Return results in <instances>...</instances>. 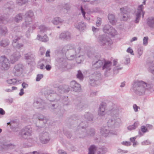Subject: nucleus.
Listing matches in <instances>:
<instances>
[{"mask_svg":"<svg viewBox=\"0 0 154 154\" xmlns=\"http://www.w3.org/2000/svg\"><path fill=\"white\" fill-rule=\"evenodd\" d=\"M132 88L134 93L139 96L147 95L154 91V85L152 84H147L142 81H134Z\"/></svg>","mask_w":154,"mask_h":154,"instance_id":"1","label":"nucleus"},{"mask_svg":"<svg viewBox=\"0 0 154 154\" xmlns=\"http://www.w3.org/2000/svg\"><path fill=\"white\" fill-rule=\"evenodd\" d=\"M68 46H65L63 48H60L56 51L57 57L56 59L55 64L59 68L68 69L69 65L67 62L66 59L63 56L64 53L69 50L68 49Z\"/></svg>","mask_w":154,"mask_h":154,"instance_id":"2","label":"nucleus"},{"mask_svg":"<svg viewBox=\"0 0 154 154\" xmlns=\"http://www.w3.org/2000/svg\"><path fill=\"white\" fill-rule=\"evenodd\" d=\"M87 127L85 130L82 129L81 127L78 128L75 131V134H76L77 137L80 138H82L86 136L93 137L95 134V130L93 128H90L87 129Z\"/></svg>","mask_w":154,"mask_h":154,"instance_id":"3","label":"nucleus"},{"mask_svg":"<svg viewBox=\"0 0 154 154\" xmlns=\"http://www.w3.org/2000/svg\"><path fill=\"white\" fill-rule=\"evenodd\" d=\"M81 49V48L80 47L75 46L74 48L69 49V59L72 60L76 58V62L78 63H81V62L83 60V56L77 55V54L80 52Z\"/></svg>","mask_w":154,"mask_h":154,"instance_id":"4","label":"nucleus"},{"mask_svg":"<svg viewBox=\"0 0 154 154\" xmlns=\"http://www.w3.org/2000/svg\"><path fill=\"white\" fill-rule=\"evenodd\" d=\"M82 118L84 120V121H81L78 125V128L81 127L82 129L85 130V128L88 126V122H92L94 118V115L90 112H85Z\"/></svg>","mask_w":154,"mask_h":154,"instance_id":"5","label":"nucleus"},{"mask_svg":"<svg viewBox=\"0 0 154 154\" xmlns=\"http://www.w3.org/2000/svg\"><path fill=\"white\" fill-rule=\"evenodd\" d=\"M33 105L35 108L41 110L45 109L48 107L47 103L39 97L34 99Z\"/></svg>","mask_w":154,"mask_h":154,"instance_id":"6","label":"nucleus"},{"mask_svg":"<svg viewBox=\"0 0 154 154\" xmlns=\"http://www.w3.org/2000/svg\"><path fill=\"white\" fill-rule=\"evenodd\" d=\"M32 119L33 121H39L42 122L44 124H46L48 121V120L43 115L38 113H36L33 115V116H27L26 119H25V121H27V119Z\"/></svg>","mask_w":154,"mask_h":154,"instance_id":"7","label":"nucleus"},{"mask_svg":"<svg viewBox=\"0 0 154 154\" xmlns=\"http://www.w3.org/2000/svg\"><path fill=\"white\" fill-rule=\"evenodd\" d=\"M100 133L103 137H106L112 135H117V133L115 130H111L109 129L108 127L103 126L100 129Z\"/></svg>","mask_w":154,"mask_h":154,"instance_id":"8","label":"nucleus"},{"mask_svg":"<svg viewBox=\"0 0 154 154\" xmlns=\"http://www.w3.org/2000/svg\"><path fill=\"white\" fill-rule=\"evenodd\" d=\"M33 16L34 14L32 11L29 10L26 12L25 14V22L23 23V26L26 27L29 26L32 22ZM29 26L31 27V26Z\"/></svg>","mask_w":154,"mask_h":154,"instance_id":"9","label":"nucleus"},{"mask_svg":"<svg viewBox=\"0 0 154 154\" xmlns=\"http://www.w3.org/2000/svg\"><path fill=\"white\" fill-rule=\"evenodd\" d=\"M98 42L101 46H109L112 44V41L108 37L105 35H100L98 38Z\"/></svg>","mask_w":154,"mask_h":154,"instance_id":"10","label":"nucleus"},{"mask_svg":"<svg viewBox=\"0 0 154 154\" xmlns=\"http://www.w3.org/2000/svg\"><path fill=\"white\" fill-rule=\"evenodd\" d=\"M32 129L30 126L25 127L22 129L19 133L21 137L24 139H26L31 136Z\"/></svg>","mask_w":154,"mask_h":154,"instance_id":"11","label":"nucleus"},{"mask_svg":"<svg viewBox=\"0 0 154 154\" xmlns=\"http://www.w3.org/2000/svg\"><path fill=\"white\" fill-rule=\"evenodd\" d=\"M121 123V121L120 118L114 119L111 118L109 119L107 122L108 128H115L119 127Z\"/></svg>","mask_w":154,"mask_h":154,"instance_id":"12","label":"nucleus"},{"mask_svg":"<svg viewBox=\"0 0 154 154\" xmlns=\"http://www.w3.org/2000/svg\"><path fill=\"white\" fill-rule=\"evenodd\" d=\"M100 56L99 55H95L93 57L92 64L94 68H99L103 66L104 61L100 60Z\"/></svg>","mask_w":154,"mask_h":154,"instance_id":"13","label":"nucleus"},{"mask_svg":"<svg viewBox=\"0 0 154 154\" xmlns=\"http://www.w3.org/2000/svg\"><path fill=\"white\" fill-rule=\"evenodd\" d=\"M39 139L40 142L43 144L48 143L50 140L48 133L44 131L39 134Z\"/></svg>","mask_w":154,"mask_h":154,"instance_id":"14","label":"nucleus"},{"mask_svg":"<svg viewBox=\"0 0 154 154\" xmlns=\"http://www.w3.org/2000/svg\"><path fill=\"white\" fill-rule=\"evenodd\" d=\"M1 64V69L3 70H7L9 68V61L5 56H2L0 57V64Z\"/></svg>","mask_w":154,"mask_h":154,"instance_id":"15","label":"nucleus"},{"mask_svg":"<svg viewBox=\"0 0 154 154\" xmlns=\"http://www.w3.org/2000/svg\"><path fill=\"white\" fill-rule=\"evenodd\" d=\"M24 66L21 64L19 63L16 65L14 68L13 72L15 75L18 76L23 72Z\"/></svg>","mask_w":154,"mask_h":154,"instance_id":"16","label":"nucleus"},{"mask_svg":"<svg viewBox=\"0 0 154 154\" xmlns=\"http://www.w3.org/2000/svg\"><path fill=\"white\" fill-rule=\"evenodd\" d=\"M143 6L142 5H139L137 11L135 14V20H134V22L136 23H138L140 20L141 13H143Z\"/></svg>","mask_w":154,"mask_h":154,"instance_id":"17","label":"nucleus"},{"mask_svg":"<svg viewBox=\"0 0 154 154\" xmlns=\"http://www.w3.org/2000/svg\"><path fill=\"white\" fill-rule=\"evenodd\" d=\"M20 39V37L16 35L13 37L12 45L13 46L17 49H20L23 47V44L22 43H19L18 40Z\"/></svg>","mask_w":154,"mask_h":154,"instance_id":"18","label":"nucleus"},{"mask_svg":"<svg viewBox=\"0 0 154 154\" xmlns=\"http://www.w3.org/2000/svg\"><path fill=\"white\" fill-rule=\"evenodd\" d=\"M70 6L68 3L59 5L57 7V9L61 13H66L70 8Z\"/></svg>","mask_w":154,"mask_h":154,"instance_id":"19","label":"nucleus"},{"mask_svg":"<svg viewBox=\"0 0 154 154\" xmlns=\"http://www.w3.org/2000/svg\"><path fill=\"white\" fill-rule=\"evenodd\" d=\"M71 89L72 90L75 92H79L81 90V86L80 84L77 83L75 81H72L70 84Z\"/></svg>","mask_w":154,"mask_h":154,"instance_id":"20","label":"nucleus"},{"mask_svg":"<svg viewBox=\"0 0 154 154\" xmlns=\"http://www.w3.org/2000/svg\"><path fill=\"white\" fill-rule=\"evenodd\" d=\"M59 38L63 40H69L71 39V34L68 32H64L60 35Z\"/></svg>","mask_w":154,"mask_h":154,"instance_id":"21","label":"nucleus"},{"mask_svg":"<svg viewBox=\"0 0 154 154\" xmlns=\"http://www.w3.org/2000/svg\"><path fill=\"white\" fill-rule=\"evenodd\" d=\"M20 53L18 51L14 53L10 58L11 63L13 64L17 61L20 58Z\"/></svg>","mask_w":154,"mask_h":154,"instance_id":"22","label":"nucleus"},{"mask_svg":"<svg viewBox=\"0 0 154 154\" xmlns=\"http://www.w3.org/2000/svg\"><path fill=\"white\" fill-rule=\"evenodd\" d=\"M77 100L74 101L76 103L75 106L76 107L77 109L78 110H80L83 109L84 108H85V106L84 105L83 103L79 100L80 97H76Z\"/></svg>","mask_w":154,"mask_h":154,"instance_id":"23","label":"nucleus"},{"mask_svg":"<svg viewBox=\"0 0 154 154\" xmlns=\"http://www.w3.org/2000/svg\"><path fill=\"white\" fill-rule=\"evenodd\" d=\"M106 106V103H105L102 102L100 103L98 111V114L99 116H102L105 114Z\"/></svg>","mask_w":154,"mask_h":154,"instance_id":"24","label":"nucleus"},{"mask_svg":"<svg viewBox=\"0 0 154 154\" xmlns=\"http://www.w3.org/2000/svg\"><path fill=\"white\" fill-rule=\"evenodd\" d=\"M37 141L32 138H29L23 144V146L25 147H30L34 145Z\"/></svg>","mask_w":154,"mask_h":154,"instance_id":"25","label":"nucleus"},{"mask_svg":"<svg viewBox=\"0 0 154 154\" xmlns=\"http://www.w3.org/2000/svg\"><path fill=\"white\" fill-rule=\"evenodd\" d=\"M70 90L68 85H60L57 88L58 91L61 93H67Z\"/></svg>","mask_w":154,"mask_h":154,"instance_id":"26","label":"nucleus"},{"mask_svg":"<svg viewBox=\"0 0 154 154\" xmlns=\"http://www.w3.org/2000/svg\"><path fill=\"white\" fill-rule=\"evenodd\" d=\"M14 7L13 3L12 2L8 3L5 5V11L7 12L8 14H11L13 11Z\"/></svg>","mask_w":154,"mask_h":154,"instance_id":"27","label":"nucleus"},{"mask_svg":"<svg viewBox=\"0 0 154 154\" xmlns=\"http://www.w3.org/2000/svg\"><path fill=\"white\" fill-rule=\"evenodd\" d=\"M104 64L102 66V69L105 70L106 72H107L111 69L110 66L112 65V63L109 61H104Z\"/></svg>","mask_w":154,"mask_h":154,"instance_id":"28","label":"nucleus"},{"mask_svg":"<svg viewBox=\"0 0 154 154\" xmlns=\"http://www.w3.org/2000/svg\"><path fill=\"white\" fill-rule=\"evenodd\" d=\"M8 125H9L10 128L11 129L17 128L18 126V122L17 120H11L10 122L8 123Z\"/></svg>","mask_w":154,"mask_h":154,"instance_id":"29","label":"nucleus"},{"mask_svg":"<svg viewBox=\"0 0 154 154\" xmlns=\"http://www.w3.org/2000/svg\"><path fill=\"white\" fill-rule=\"evenodd\" d=\"M64 20L60 17H54L52 20V23L54 25H57L63 23Z\"/></svg>","mask_w":154,"mask_h":154,"instance_id":"30","label":"nucleus"},{"mask_svg":"<svg viewBox=\"0 0 154 154\" xmlns=\"http://www.w3.org/2000/svg\"><path fill=\"white\" fill-rule=\"evenodd\" d=\"M147 23L150 28L154 29V17L148 18L147 20Z\"/></svg>","mask_w":154,"mask_h":154,"instance_id":"31","label":"nucleus"},{"mask_svg":"<svg viewBox=\"0 0 154 154\" xmlns=\"http://www.w3.org/2000/svg\"><path fill=\"white\" fill-rule=\"evenodd\" d=\"M24 56L25 59L28 62H30L34 60V56L31 53L29 52L25 54Z\"/></svg>","mask_w":154,"mask_h":154,"instance_id":"32","label":"nucleus"},{"mask_svg":"<svg viewBox=\"0 0 154 154\" xmlns=\"http://www.w3.org/2000/svg\"><path fill=\"white\" fill-rule=\"evenodd\" d=\"M108 18L110 23L112 24H114L117 21L115 15L112 14H109L108 15Z\"/></svg>","mask_w":154,"mask_h":154,"instance_id":"33","label":"nucleus"},{"mask_svg":"<svg viewBox=\"0 0 154 154\" xmlns=\"http://www.w3.org/2000/svg\"><path fill=\"white\" fill-rule=\"evenodd\" d=\"M89 77L98 81L101 78V74L99 72H96L91 74Z\"/></svg>","mask_w":154,"mask_h":154,"instance_id":"34","label":"nucleus"},{"mask_svg":"<svg viewBox=\"0 0 154 154\" xmlns=\"http://www.w3.org/2000/svg\"><path fill=\"white\" fill-rule=\"evenodd\" d=\"M8 33V30L6 26H0V35H5Z\"/></svg>","mask_w":154,"mask_h":154,"instance_id":"35","label":"nucleus"},{"mask_svg":"<svg viewBox=\"0 0 154 154\" xmlns=\"http://www.w3.org/2000/svg\"><path fill=\"white\" fill-rule=\"evenodd\" d=\"M97 149V147L94 145H91L88 148V154H95V151Z\"/></svg>","mask_w":154,"mask_h":154,"instance_id":"36","label":"nucleus"},{"mask_svg":"<svg viewBox=\"0 0 154 154\" xmlns=\"http://www.w3.org/2000/svg\"><path fill=\"white\" fill-rule=\"evenodd\" d=\"M139 122L138 121H136L133 124L128 126L127 128V129L130 131L135 129L138 126Z\"/></svg>","mask_w":154,"mask_h":154,"instance_id":"37","label":"nucleus"},{"mask_svg":"<svg viewBox=\"0 0 154 154\" xmlns=\"http://www.w3.org/2000/svg\"><path fill=\"white\" fill-rule=\"evenodd\" d=\"M75 26L77 29L80 31H82L84 30L85 27V24L84 23L81 22L78 23L77 25L76 23H75Z\"/></svg>","mask_w":154,"mask_h":154,"instance_id":"38","label":"nucleus"},{"mask_svg":"<svg viewBox=\"0 0 154 154\" xmlns=\"http://www.w3.org/2000/svg\"><path fill=\"white\" fill-rule=\"evenodd\" d=\"M9 21V19L7 17H5V16L0 17V23L6 24H7Z\"/></svg>","mask_w":154,"mask_h":154,"instance_id":"39","label":"nucleus"},{"mask_svg":"<svg viewBox=\"0 0 154 154\" xmlns=\"http://www.w3.org/2000/svg\"><path fill=\"white\" fill-rule=\"evenodd\" d=\"M37 38L40 41L44 42H46L48 40V37L46 35H44L42 37L39 35H38Z\"/></svg>","mask_w":154,"mask_h":154,"instance_id":"40","label":"nucleus"},{"mask_svg":"<svg viewBox=\"0 0 154 154\" xmlns=\"http://www.w3.org/2000/svg\"><path fill=\"white\" fill-rule=\"evenodd\" d=\"M23 14L22 13H19L16 15L15 17L14 21L17 23L21 21L23 19Z\"/></svg>","mask_w":154,"mask_h":154,"instance_id":"41","label":"nucleus"},{"mask_svg":"<svg viewBox=\"0 0 154 154\" xmlns=\"http://www.w3.org/2000/svg\"><path fill=\"white\" fill-rule=\"evenodd\" d=\"M9 44V40L7 39H2L0 42V45L1 46L5 47L8 45Z\"/></svg>","mask_w":154,"mask_h":154,"instance_id":"42","label":"nucleus"},{"mask_svg":"<svg viewBox=\"0 0 154 154\" xmlns=\"http://www.w3.org/2000/svg\"><path fill=\"white\" fill-rule=\"evenodd\" d=\"M89 84L92 86H95L97 84L98 81L95 80L94 79H93L89 77Z\"/></svg>","mask_w":154,"mask_h":154,"instance_id":"43","label":"nucleus"},{"mask_svg":"<svg viewBox=\"0 0 154 154\" xmlns=\"http://www.w3.org/2000/svg\"><path fill=\"white\" fill-rule=\"evenodd\" d=\"M111 28H112L111 26L110 25H105L103 28V31L105 33H107L109 34Z\"/></svg>","mask_w":154,"mask_h":154,"instance_id":"44","label":"nucleus"},{"mask_svg":"<svg viewBox=\"0 0 154 154\" xmlns=\"http://www.w3.org/2000/svg\"><path fill=\"white\" fill-rule=\"evenodd\" d=\"M120 12L124 14H128L129 8L127 7H123L120 9Z\"/></svg>","mask_w":154,"mask_h":154,"instance_id":"45","label":"nucleus"},{"mask_svg":"<svg viewBox=\"0 0 154 154\" xmlns=\"http://www.w3.org/2000/svg\"><path fill=\"white\" fill-rule=\"evenodd\" d=\"M77 78L80 80H82L83 79L84 76L81 71L79 70L78 71V73L76 75Z\"/></svg>","mask_w":154,"mask_h":154,"instance_id":"46","label":"nucleus"},{"mask_svg":"<svg viewBox=\"0 0 154 154\" xmlns=\"http://www.w3.org/2000/svg\"><path fill=\"white\" fill-rule=\"evenodd\" d=\"M54 93V91L51 90H47L44 91V94L45 96L50 95Z\"/></svg>","mask_w":154,"mask_h":154,"instance_id":"47","label":"nucleus"},{"mask_svg":"<svg viewBox=\"0 0 154 154\" xmlns=\"http://www.w3.org/2000/svg\"><path fill=\"white\" fill-rule=\"evenodd\" d=\"M28 1V0H17V3L18 5L21 6L27 3Z\"/></svg>","mask_w":154,"mask_h":154,"instance_id":"48","label":"nucleus"},{"mask_svg":"<svg viewBox=\"0 0 154 154\" xmlns=\"http://www.w3.org/2000/svg\"><path fill=\"white\" fill-rule=\"evenodd\" d=\"M111 28L109 34L112 36H115L117 34V31L112 26H111Z\"/></svg>","mask_w":154,"mask_h":154,"instance_id":"49","label":"nucleus"},{"mask_svg":"<svg viewBox=\"0 0 154 154\" xmlns=\"http://www.w3.org/2000/svg\"><path fill=\"white\" fill-rule=\"evenodd\" d=\"M122 67H120V66H116L113 68V71L114 74H117L118 73L119 71L121 70Z\"/></svg>","mask_w":154,"mask_h":154,"instance_id":"50","label":"nucleus"},{"mask_svg":"<svg viewBox=\"0 0 154 154\" xmlns=\"http://www.w3.org/2000/svg\"><path fill=\"white\" fill-rule=\"evenodd\" d=\"M7 144H5L4 143H0V150L4 151L7 150Z\"/></svg>","mask_w":154,"mask_h":154,"instance_id":"51","label":"nucleus"},{"mask_svg":"<svg viewBox=\"0 0 154 154\" xmlns=\"http://www.w3.org/2000/svg\"><path fill=\"white\" fill-rule=\"evenodd\" d=\"M17 79H11L7 80V82L9 84H12L14 85L15 84L17 83Z\"/></svg>","mask_w":154,"mask_h":154,"instance_id":"52","label":"nucleus"},{"mask_svg":"<svg viewBox=\"0 0 154 154\" xmlns=\"http://www.w3.org/2000/svg\"><path fill=\"white\" fill-rule=\"evenodd\" d=\"M116 109L113 108L110 109H109L108 112L110 114L111 116H113L116 113Z\"/></svg>","mask_w":154,"mask_h":154,"instance_id":"53","label":"nucleus"},{"mask_svg":"<svg viewBox=\"0 0 154 154\" xmlns=\"http://www.w3.org/2000/svg\"><path fill=\"white\" fill-rule=\"evenodd\" d=\"M39 29H40V32H45L47 29L46 27L44 25L40 26Z\"/></svg>","mask_w":154,"mask_h":154,"instance_id":"54","label":"nucleus"},{"mask_svg":"<svg viewBox=\"0 0 154 154\" xmlns=\"http://www.w3.org/2000/svg\"><path fill=\"white\" fill-rule=\"evenodd\" d=\"M63 133L68 138H71L72 134L71 132L68 131H66L63 130Z\"/></svg>","mask_w":154,"mask_h":154,"instance_id":"55","label":"nucleus"},{"mask_svg":"<svg viewBox=\"0 0 154 154\" xmlns=\"http://www.w3.org/2000/svg\"><path fill=\"white\" fill-rule=\"evenodd\" d=\"M7 150L15 148V145L12 143H9L7 144Z\"/></svg>","mask_w":154,"mask_h":154,"instance_id":"56","label":"nucleus"},{"mask_svg":"<svg viewBox=\"0 0 154 154\" xmlns=\"http://www.w3.org/2000/svg\"><path fill=\"white\" fill-rule=\"evenodd\" d=\"M143 48L140 47L138 48L137 50V53L139 54V57H140L142 54L143 52Z\"/></svg>","mask_w":154,"mask_h":154,"instance_id":"57","label":"nucleus"},{"mask_svg":"<svg viewBox=\"0 0 154 154\" xmlns=\"http://www.w3.org/2000/svg\"><path fill=\"white\" fill-rule=\"evenodd\" d=\"M141 131L143 133H145L148 132V129L146 126L142 125L141 127Z\"/></svg>","mask_w":154,"mask_h":154,"instance_id":"58","label":"nucleus"},{"mask_svg":"<svg viewBox=\"0 0 154 154\" xmlns=\"http://www.w3.org/2000/svg\"><path fill=\"white\" fill-rule=\"evenodd\" d=\"M148 70L149 72L154 75V66H150Z\"/></svg>","mask_w":154,"mask_h":154,"instance_id":"59","label":"nucleus"},{"mask_svg":"<svg viewBox=\"0 0 154 154\" xmlns=\"http://www.w3.org/2000/svg\"><path fill=\"white\" fill-rule=\"evenodd\" d=\"M151 143L149 140H148L144 141L141 143V144L143 145H146L150 144Z\"/></svg>","mask_w":154,"mask_h":154,"instance_id":"60","label":"nucleus"},{"mask_svg":"<svg viewBox=\"0 0 154 154\" xmlns=\"http://www.w3.org/2000/svg\"><path fill=\"white\" fill-rule=\"evenodd\" d=\"M43 77V75L42 74H38L37 75L36 79V81H39Z\"/></svg>","mask_w":154,"mask_h":154,"instance_id":"61","label":"nucleus"},{"mask_svg":"<svg viewBox=\"0 0 154 154\" xmlns=\"http://www.w3.org/2000/svg\"><path fill=\"white\" fill-rule=\"evenodd\" d=\"M148 37H145L143 38V44L144 45H146L148 44Z\"/></svg>","mask_w":154,"mask_h":154,"instance_id":"62","label":"nucleus"},{"mask_svg":"<svg viewBox=\"0 0 154 154\" xmlns=\"http://www.w3.org/2000/svg\"><path fill=\"white\" fill-rule=\"evenodd\" d=\"M42 63H43L45 65L49 64L51 63V60L50 59H44Z\"/></svg>","mask_w":154,"mask_h":154,"instance_id":"63","label":"nucleus"},{"mask_svg":"<svg viewBox=\"0 0 154 154\" xmlns=\"http://www.w3.org/2000/svg\"><path fill=\"white\" fill-rule=\"evenodd\" d=\"M101 19L100 18H97V20L96 22V25L97 26H99L101 23Z\"/></svg>","mask_w":154,"mask_h":154,"instance_id":"64","label":"nucleus"}]
</instances>
